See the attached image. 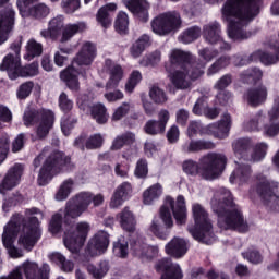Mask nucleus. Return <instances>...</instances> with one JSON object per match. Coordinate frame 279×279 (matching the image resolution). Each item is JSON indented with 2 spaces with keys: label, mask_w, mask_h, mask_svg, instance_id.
Here are the masks:
<instances>
[{
  "label": "nucleus",
  "mask_w": 279,
  "mask_h": 279,
  "mask_svg": "<svg viewBox=\"0 0 279 279\" xmlns=\"http://www.w3.org/2000/svg\"><path fill=\"white\" fill-rule=\"evenodd\" d=\"M171 210L179 226L186 223V201L184 196L179 195L177 202L171 196H167L159 210V216H155L148 226V232L161 241L169 239L171 228H173Z\"/></svg>",
  "instance_id": "obj_1"
},
{
  "label": "nucleus",
  "mask_w": 279,
  "mask_h": 279,
  "mask_svg": "<svg viewBox=\"0 0 279 279\" xmlns=\"http://www.w3.org/2000/svg\"><path fill=\"white\" fill-rule=\"evenodd\" d=\"M211 210L218 216V226L221 230L243 232L245 228L243 210H241L239 205L234 204L232 194L226 187L219 189L214 194Z\"/></svg>",
  "instance_id": "obj_2"
},
{
  "label": "nucleus",
  "mask_w": 279,
  "mask_h": 279,
  "mask_svg": "<svg viewBox=\"0 0 279 279\" xmlns=\"http://www.w3.org/2000/svg\"><path fill=\"white\" fill-rule=\"evenodd\" d=\"M199 162L202 166L201 170L197 161H184L182 165L184 173L193 178L199 174L204 180H217V178L223 173L226 165H228V158L221 153H209L203 156Z\"/></svg>",
  "instance_id": "obj_3"
},
{
  "label": "nucleus",
  "mask_w": 279,
  "mask_h": 279,
  "mask_svg": "<svg viewBox=\"0 0 279 279\" xmlns=\"http://www.w3.org/2000/svg\"><path fill=\"white\" fill-rule=\"evenodd\" d=\"M221 19L227 23V32L231 40H243L245 33V0H226L221 8Z\"/></svg>",
  "instance_id": "obj_4"
},
{
  "label": "nucleus",
  "mask_w": 279,
  "mask_h": 279,
  "mask_svg": "<svg viewBox=\"0 0 279 279\" xmlns=\"http://www.w3.org/2000/svg\"><path fill=\"white\" fill-rule=\"evenodd\" d=\"M96 57L97 48L95 45L88 41L83 44L76 58L73 59L72 64L60 74L62 82H65L70 90H80V81L77 80L80 70H77L76 66H90Z\"/></svg>",
  "instance_id": "obj_5"
},
{
  "label": "nucleus",
  "mask_w": 279,
  "mask_h": 279,
  "mask_svg": "<svg viewBox=\"0 0 279 279\" xmlns=\"http://www.w3.org/2000/svg\"><path fill=\"white\" fill-rule=\"evenodd\" d=\"M192 213L195 226L190 228L189 231L193 239L206 245H213L215 243V234L213 233V222L208 218V213L198 203L192 205Z\"/></svg>",
  "instance_id": "obj_6"
},
{
  "label": "nucleus",
  "mask_w": 279,
  "mask_h": 279,
  "mask_svg": "<svg viewBox=\"0 0 279 279\" xmlns=\"http://www.w3.org/2000/svg\"><path fill=\"white\" fill-rule=\"evenodd\" d=\"M69 159H62V153L54 151L49 154L47 149H44L34 160V167H40L37 182L39 186H45L51 182L53 175H56V167L66 165Z\"/></svg>",
  "instance_id": "obj_7"
},
{
  "label": "nucleus",
  "mask_w": 279,
  "mask_h": 279,
  "mask_svg": "<svg viewBox=\"0 0 279 279\" xmlns=\"http://www.w3.org/2000/svg\"><path fill=\"white\" fill-rule=\"evenodd\" d=\"M34 215L43 217V213H40L38 208L33 207L31 209H26L25 216L26 219H29V222L23 226L22 233L17 240L20 247H23L27 252H32V250H34V246L38 243L41 236L40 223L38 222V218Z\"/></svg>",
  "instance_id": "obj_8"
},
{
  "label": "nucleus",
  "mask_w": 279,
  "mask_h": 279,
  "mask_svg": "<svg viewBox=\"0 0 279 279\" xmlns=\"http://www.w3.org/2000/svg\"><path fill=\"white\" fill-rule=\"evenodd\" d=\"M56 121V116L53 111L49 109H39L37 111H25L24 113V125L29 128V125H36L37 138H45L49 134L53 123Z\"/></svg>",
  "instance_id": "obj_9"
},
{
  "label": "nucleus",
  "mask_w": 279,
  "mask_h": 279,
  "mask_svg": "<svg viewBox=\"0 0 279 279\" xmlns=\"http://www.w3.org/2000/svg\"><path fill=\"white\" fill-rule=\"evenodd\" d=\"M181 27L182 16L177 11L161 13L151 21V29L157 36H167L179 32Z\"/></svg>",
  "instance_id": "obj_10"
},
{
  "label": "nucleus",
  "mask_w": 279,
  "mask_h": 279,
  "mask_svg": "<svg viewBox=\"0 0 279 279\" xmlns=\"http://www.w3.org/2000/svg\"><path fill=\"white\" fill-rule=\"evenodd\" d=\"M23 220V216L16 214L3 229L2 243L11 258H23V251L14 246V240L16 239V234H19L21 221Z\"/></svg>",
  "instance_id": "obj_11"
},
{
  "label": "nucleus",
  "mask_w": 279,
  "mask_h": 279,
  "mask_svg": "<svg viewBox=\"0 0 279 279\" xmlns=\"http://www.w3.org/2000/svg\"><path fill=\"white\" fill-rule=\"evenodd\" d=\"M89 232L90 223L86 221L76 223L75 230H66L63 236V242L66 250H69V252L72 254H77V252L84 247V243H86Z\"/></svg>",
  "instance_id": "obj_12"
},
{
  "label": "nucleus",
  "mask_w": 279,
  "mask_h": 279,
  "mask_svg": "<svg viewBox=\"0 0 279 279\" xmlns=\"http://www.w3.org/2000/svg\"><path fill=\"white\" fill-rule=\"evenodd\" d=\"M84 215V211L80 208V206L75 203V201H70L65 204V208L62 214H54L49 223V230L52 234H58L60 229L62 228V220L63 223L71 226L75 219H80Z\"/></svg>",
  "instance_id": "obj_13"
},
{
  "label": "nucleus",
  "mask_w": 279,
  "mask_h": 279,
  "mask_svg": "<svg viewBox=\"0 0 279 279\" xmlns=\"http://www.w3.org/2000/svg\"><path fill=\"white\" fill-rule=\"evenodd\" d=\"M16 11L10 0H0V45L8 41L10 34L14 32Z\"/></svg>",
  "instance_id": "obj_14"
},
{
  "label": "nucleus",
  "mask_w": 279,
  "mask_h": 279,
  "mask_svg": "<svg viewBox=\"0 0 279 279\" xmlns=\"http://www.w3.org/2000/svg\"><path fill=\"white\" fill-rule=\"evenodd\" d=\"M165 69L168 74V78L170 80L171 84L175 88H180L181 90H186V88H191V80L193 78V71L197 73L195 65L192 66H179V68H171V64H166Z\"/></svg>",
  "instance_id": "obj_15"
},
{
  "label": "nucleus",
  "mask_w": 279,
  "mask_h": 279,
  "mask_svg": "<svg viewBox=\"0 0 279 279\" xmlns=\"http://www.w3.org/2000/svg\"><path fill=\"white\" fill-rule=\"evenodd\" d=\"M21 47H23V41L21 40L11 44L10 49L13 53H8L0 64V71H7L10 80H19L21 71Z\"/></svg>",
  "instance_id": "obj_16"
},
{
  "label": "nucleus",
  "mask_w": 279,
  "mask_h": 279,
  "mask_svg": "<svg viewBox=\"0 0 279 279\" xmlns=\"http://www.w3.org/2000/svg\"><path fill=\"white\" fill-rule=\"evenodd\" d=\"M257 194L259 195V199L271 213L279 211V183H263L257 186Z\"/></svg>",
  "instance_id": "obj_17"
},
{
  "label": "nucleus",
  "mask_w": 279,
  "mask_h": 279,
  "mask_svg": "<svg viewBox=\"0 0 279 279\" xmlns=\"http://www.w3.org/2000/svg\"><path fill=\"white\" fill-rule=\"evenodd\" d=\"M40 0H17L16 7L20 11L21 16L23 19H27V16H33L34 19H45L49 16L51 9L47 7L45 3H38Z\"/></svg>",
  "instance_id": "obj_18"
},
{
  "label": "nucleus",
  "mask_w": 279,
  "mask_h": 279,
  "mask_svg": "<svg viewBox=\"0 0 279 279\" xmlns=\"http://www.w3.org/2000/svg\"><path fill=\"white\" fill-rule=\"evenodd\" d=\"M102 72L108 73L109 75V78L105 85L106 90L118 88L123 77H125V70H123V66H121V64L114 63V61L110 59H106L102 66Z\"/></svg>",
  "instance_id": "obj_19"
},
{
  "label": "nucleus",
  "mask_w": 279,
  "mask_h": 279,
  "mask_svg": "<svg viewBox=\"0 0 279 279\" xmlns=\"http://www.w3.org/2000/svg\"><path fill=\"white\" fill-rule=\"evenodd\" d=\"M20 271L24 274L26 279H49V274H51V268L49 264H43L33 260H25L20 266Z\"/></svg>",
  "instance_id": "obj_20"
},
{
  "label": "nucleus",
  "mask_w": 279,
  "mask_h": 279,
  "mask_svg": "<svg viewBox=\"0 0 279 279\" xmlns=\"http://www.w3.org/2000/svg\"><path fill=\"white\" fill-rule=\"evenodd\" d=\"M110 245V235L108 232L98 231L88 242L86 254L87 256H101Z\"/></svg>",
  "instance_id": "obj_21"
},
{
  "label": "nucleus",
  "mask_w": 279,
  "mask_h": 279,
  "mask_svg": "<svg viewBox=\"0 0 279 279\" xmlns=\"http://www.w3.org/2000/svg\"><path fill=\"white\" fill-rule=\"evenodd\" d=\"M23 175V165L16 163L9 169L5 177L0 183V193L5 195L8 191H12L21 183V177Z\"/></svg>",
  "instance_id": "obj_22"
},
{
  "label": "nucleus",
  "mask_w": 279,
  "mask_h": 279,
  "mask_svg": "<svg viewBox=\"0 0 279 279\" xmlns=\"http://www.w3.org/2000/svg\"><path fill=\"white\" fill-rule=\"evenodd\" d=\"M131 252L133 256L141 258V260H151L158 256V247L149 246L142 239L133 240L131 242Z\"/></svg>",
  "instance_id": "obj_23"
},
{
  "label": "nucleus",
  "mask_w": 279,
  "mask_h": 279,
  "mask_svg": "<svg viewBox=\"0 0 279 279\" xmlns=\"http://www.w3.org/2000/svg\"><path fill=\"white\" fill-rule=\"evenodd\" d=\"M156 271H165L161 279H182L184 274L180 264L171 262V259H161L155 266Z\"/></svg>",
  "instance_id": "obj_24"
},
{
  "label": "nucleus",
  "mask_w": 279,
  "mask_h": 279,
  "mask_svg": "<svg viewBox=\"0 0 279 279\" xmlns=\"http://www.w3.org/2000/svg\"><path fill=\"white\" fill-rule=\"evenodd\" d=\"M133 189L130 182H123L114 190L109 206L110 208H121V205L132 197Z\"/></svg>",
  "instance_id": "obj_25"
},
{
  "label": "nucleus",
  "mask_w": 279,
  "mask_h": 279,
  "mask_svg": "<svg viewBox=\"0 0 279 279\" xmlns=\"http://www.w3.org/2000/svg\"><path fill=\"white\" fill-rule=\"evenodd\" d=\"M232 128V118L226 113L218 123H213L207 126V132L213 134L215 138H228Z\"/></svg>",
  "instance_id": "obj_26"
},
{
  "label": "nucleus",
  "mask_w": 279,
  "mask_h": 279,
  "mask_svg": "<svg viewBox=\"0 0 279 279\" xmlns=\"http://www.w3.org/2000/svg\"><path fill=\"white\" fill-rule=\"evenodd\" d=\"M64 29L63 15H57L48 22V28L40 32V36L46 39L58 40Z\"/></svg>",
  "instance_id": "obj_27"
},
{
  "label": "nucleus",
  "mask_w": 279,
  "mask_h": 279,
  "mask_svg": "<svg viewBox=\"0 0 279 279\" xmlns=\"http://www.w3.org/2000/svg\"><path fill=\"white\" fill-rule=\"evenodd\" d=\"M192 58V53L184 52L180 49H172L169 53V63L166 64H170V69L195 66V64L191 63Z\"/></svg>",
  "instance_id": "obj_28"
},
{
  "label": "nucleus",
  "mask_w": 279,
  "mask_h": 279,
  "mask_svg": "<svg viewBox=\"0 0 279 279\" xmlns=\"http://www.w3.org/2000/svg\"><path fill=\"white\" fill-rule=\"evenodd\" d=\"M199 58L203 59V62L201 63H192L195 66V71L192 72V78L198 80V77H202L204 75V69H206V64L210 61H213L214 58H217L219 56V52L215 49H208L204 48L198 50Z\"/></svg>",
  "instance_id": "obj_29"
},
{
  "label": "nucleus",
  "mask_w": 279,
  "mask_h": 279,
  "mask_svg": "<svg viewBox=\"0 0 279 279\" xmlns=\"http://www.w3.org/2000/svg\"><path fill=\"white\" fill-rule=\"evenodd\" d=\"M124 5L142 21L149 19V2L147 0H125Z\"/></svg>",
  "instance_id": "obj_30"
},
{
  "label": "nucleus",
  "mask_w": 279,
  "mask_h": 279,
  "mask_svg": "<svg viewBox=\"0 0 279 279\" xmlns=\"http://www.w3.org/2000/svg\"><path fill=\"white\" fill-rule=\"evenodd\" d=\"M274 49L276 51V54H269L264 51H256L253 52L248 57V62H262V64H265V66H271V64H277L279 62V40L274 45Z\"/></svg>",
  "instance_id": "obj_31"
},
{
  "label": "nucleus",
  "mask_w": 279,
  "mask_h": 279,
  "mask_svg": "<svg viewBox=\"0 0 279 279\" xmlns=\"http://www.w3.org/2000/svg\"><path fill=\"white\" fill-rule=\"evenodd\" d=\"M189 252V242L182 238L174 236L167 245L166 253L173 258H182Z\"/></svg>",
  "instance_id": "obj_32"
},
{
  "label": "nucleus",
  "mask_w": 279,
  "mask_h": 279,
  "mask_svg": "<svg viewBox=\"0 0 279 279\" xmlns=\"http://www.w3.org/2000/svg\"><path fill=\"white\" fill-rule=\"evenodd\" d=\"M203 38L209 45L221 43V24L217 21L209 22L203 27Z\"/></svg>",
  "instance_id": "obj_33"
},
{
  "label": "nucleus",
  "mask_w": 279,
  "mask_h": 279,
  "mask_svg": "<svg viewBox=\"0 0 279 279\" xmlns=\"http://www.w3.org/2000/svg\"><path fill=\"white\" fill-rule=\"evenodd\" d=\"M267 101V87L263 84H258L247 92V102L250 106H260Z\"/></svg>",
  "instance_id": "obj_34"
},
{
  "label": "nucleus",
  "mask_w": 279,
  "mask_h": 279,
  "mask_svg": "<svg viewBox=\"0 0 279 279\" xmlns=\"http://www.w3.org/2000/svg\"><path fill=\"white\" fill-rule=\"evenodd\" d=\"M118 221L126 232H134L136 230V217L129 207H124L121 213L118 214Z\"/></svg>",
  "instance_id": "obj_35"
},
{
  "label": "nucleus",
  "mask_w": 279,
  "mask_h": 279,
  "mask_svg": "<svg viewBox=\"0 0 279 279\" xmlns=\"http://www.w3.org/2000/svg\"><path fill=\"white\" fill-rule=\"evenodd\" d=\"M163 189L162 184L155 183L146 189L143 193V202L146 206H151L155 202H158L162 197Z\"/></svg>",
  "instance_id": "obj_36"
},
{
  "label": "nucleus",
  "mask_w": 279,
  "mask_h": 279,
  "mask_svg": "<svg viewBox=\"0 0 279 279\" xmlns=\"http://www.w3.org/2000/svg\"><path fill=\"white\" fill-rule=\"evenodd\" d=\"M204 149H215V143L205 140L191 141L183 145L185 154H195Z\"/></svg>",
  "instance_id": "obj_37"
},
{
  "label": "nucleus",
  "mask_w": 279,
  "mask_h": 279,
  "mask_svg": "<svg viewBox=\"0 0 279 279\" xmlns=\"http://www.w3.org/2000/svg\"><path fill=\"white\" fill-rule=\"evenodd\" d=\"M84 29H86V24L84 22L66 24L61 31L60 43H69L75 34H80V32H84Z\"/></svg>",
  "instance_id": "obj_38"
},
{
  "label": "nucleus",
  "mask_w": 279,
  "mask_h": 279,
  "mask_svg": "<svg viewBox=\"0 0 279 279\" xmlns=\"http://www.w3.org/2000/svg\"><path fill=\"white\" fill-rule=\"evenodd\" d=\"M150 46L151 37H149V35L147 34H144L140 36L136 39V41L132 45L130 53L133 58H141V56H143V51H145V49Z\"/></svg>",
  "instance_id": "obj_39"
},
{
  "label": "nucleus",
  "mask_w": 279,
  "mask_h": 279,
  "mask_svg": "<svg viewBox=\"0 0 279 279\" xmlns=\"http://www.w3.org/2000/svg\"><path fill=\"white\" fill-rule=\"evenodd\" d=\"M114 10H117L116 3L106 4L98 10L96 19L97 22L100 23L101 27H104L105 29H108V27L112 25V19H110L108 12H114Z\"/></svg>",
  "instance_id": "obj_40"
},
{
  "label": "nucleus",
  "mask_w": 279,
  "mask_h": 279,
  "mask_svg": "<svg viewBox=\"0 0 279 279\" xmlns=\"http://www.w3.org/2000/svg\"><path fill=\"white\" fill-rule=\"evenodd\" d=\"M199 36H202V28L199 26H191L179 35L178 40L183 45H190V43H195Z\"/></svg>",
  "instance_id": "obj_41"
},
{
  "label": "nucleus",
  "mask_w": 279,
  "mask_h": 279,
  "mask_svg": "<svg viewBox=\"0 0 279 279\" xmlns=\"http://www.w3.org/2000/svg\"><path fill=\"white\" fill-rule=\"evenodd\" d=\"M263 0H245V21L250 23L260 13Z\"/></svg>",
  "instance_id": "obj_42"
},
{
  "label": "nucleus",
  "mask_w": 279,
  "mask_h": 279,
  "mask_svg": "<svg viewBox=\"0 0 279 279\" xmlns=\"http://www.w3.org/2000/svg\"><path fill=\"white\" fill-rule=\"evenodd\" d=\"M74 189L75 181H73L72 179H66L65 181H63L54 196L57 202H64V199H68L69 195L73 193Z\"/></svg>",
  "instance_id": "obj_43"
},
{
  "label": "nucleus",
  "mask_w": 279,
  "mask_h": 279,
  "mask_svg": "<svg viewBox=\"0 0 279 279\" xmlns=\"http://www.w3.org/2000/svg\"><path fill=\"white\" fill-rule=\"evenodd\" d=\"M71 199L78 206V208L83 213H86V210H88V206H90V204H93V193L81 192V193L76 194L74 197H72Z\"/></svg>",
  "instance_id": "obj_44"
},
{
  "label": "nucleus",
  "mask_w": 279,
  "mask_h": 279,
  "mask_svg": "<svg viewBox=\"0 0 279 279\" xmlns=\"http://www.w3.org/2000/svg\"><path fill=\"white\" fill-rule=\"evenodd\" d=\"M136 141V135L134 133L128 132L122 135L117 136L113 140V143L111 145V149L113 151H117L119 149H122L123 145H132Z\"/></svg>",
  "instance_id": "obj_45"
},
{
  "label": "nucleus",
  "mask_w": 279,
  "mask_h": 279,
  "mask_svg": "<svg viewBox=\"0 0 279 279\" xmlns=\"http://www.w3.org/2000/svg\"><path fill=\"white\" fill-rule=\"evenodd\" d=\"M26 54L25 60H32L38 56H43V44L36 41V39H29L26 44Z\"/></svg>",
  "instance_id": "obj_46"
},
{
  "label": "nucleus",
  "mask_w": 279,
  "mask_h": 279,
  "mask_svg": "<svg viewBox=\"0 0 279 279\" xmlns=\"http://www.w3.org/2000/svg\"><path fill=\"white\" fill-rule=\"evenodd\" d=\"M109 269L110 268L108 266V262H106V260L100 262L98 267L93 264H89L87 266L88 274H90V276H93V278H96V279L104 278V276H106V274H108Z\"/></svg>",
  "instance_id": "obj_47"
},
{
  "label": "nucleus",
  "mask_w": 279,
  "mask_h": 279,
  "mask_svg": "<svg viewBox=\"0 0 279 279\" xmlns=\"http://www.w3.org/2000/svg\"><path fill=\"white\" fill-rule=\"evenodd\" d=\"M142 80H143V74H141L138 70L133 71L125 83V86H124L125 93H128L129 95H132V93H134V88H136V86L141 84Z\"/></svg>",
  "instance_id": "obj_48"
},
{
  "label": "nucleus",
  "mask_w": 279,
  "mask_h": 279,
  "mask_svg": "<svg viewBox=\"0 0 279 279\" xmlns=\"http://www.w3.org/2000/svg\"><path fill=\"white\" fill-rule=\"evenodd\" d=\"M90 113L93 119L97 121V123H106L108 121V113L106 112V106L102 104H96L90 107Z\"/></svg>",
  "instance_id": "obj_49"
},
{
  "label": "nucleus",
  "mask_w": 279,
  "mask_h": 279,
  "mask_svg": "<svg viewBox=\"0 0 279 279\" xmlns=\"http://www.w3.org/2000/svg\"><path fill=\"white\" fill-rule=\"evenodd\" d=\"M130 25V17H128V13L120 11L116 19L114 27L119 34H125L128 32V27Z\"/></svg>",
  "instance_id": "obj_50"
},
{
  "label": "nucleus",
  "mask_w": 279,
  "mask_h": 279,
  "mask_svg": "<svg viewBox=\"0 0 279 279\" xmlns=\"http://www.w3.org/2000/svg\"><path fill=\"white\" fill-rule=\"evenodd\" d=\"M230 65V57H220L216 62H214L207 70V75H215Z\"/></svg>",
  "instance_id": "obj_51"
},
{
  "label": "nucleus",
  "mask_w": 279,
  "mask_h": 279,
  "mask_svg": "<svg viewBox=\"0 0 279 279\" xmlns=\"http://www.w3.org/2000/svg\"><path fill=\"white\" fill-rule=\"evenodd\" d=\"M165 130V125L160 124L156 120H148L144 126V132H146V134H149L150 136L163 134Z\"/></svg>",
  "instance_id": "obj_52"
},
{
  "label": "nucleus",
  "mask_w": 279,
  "mask_h": 279,
  "mask_svg": "<svg viewBox=\"0 0 279 279\" xmlns=\"http://www.w3.org/2000/svg\"><path fill=\"white\" fill-rule=\"evenodd\" d=\"M38 73V62H33L24 68L20 66L19 77H36Z\"/></svg>",
  "instance_id": "obj_53"
},
{
  "label": "nucleus",
  "mask_w": 279,
  "mask_h": 279,
  "mask_svg": "<svg viewBox=\"0 0 279 279\" xmlns=\"http://www.w3.org/2000/svg\"><path fill=\"white\" fill-rule=\"evenodd\" d=\"M10 151V136L8 134L0 135V165L8 158Z\"/></svg>",
  "instance_id": "obj_54"
},
{
  "label": "nucleus",
  "mask_w": 279,
  "mask_h": 279,
  "mask_svg": "<svg viewBox=\"0 0 279 279\" xmlns=\"http://www.w3.org/2000/svg\"><path fill=\"white\" fill-rule=\"evenodd\" d=\"M263 80V71L258 68L248 69L246 73V82L247 84H254L258 86V82Z\"/></svg>",
  "instance_id": "obj_55"
},
{
  "label": "nucleus",
  "mask_w": 279,
  "mask_h": 279,
  "mask_svg": "<svg viewBox=\"0 0 279 279\" xmlns=\"http://www.w3.org/2000/svg\"><path fill=\"white\" fill-rule=\"evenodd\" d=\"M149 97L155 101V104H165L167 101V95L165 90L160 89L158 86H153L149 90Z\"/></svg>",
  "instance_id": "obj_56"
},
{
  "label": "nucleus",
  "mask_w": 279,
  "mask_h": 279,
  "mask_svg": "<svg viewBox=\"0 0 279 279\" xmlns=\"http://www.w3.org/2000/svg\"><path fill=\"white\" fill-rule=\"evenodd\" d=\"M267 154V144L262 143L258 144L253 154L251 155V162H259V160H263L265 158V155Z\"/></svg>",
  "instance_id": "obj_57"
},
{
  "label": "nucleus",
  "mask_w": 279,
  "mask_h": 279,
  "mask_svg": "<svg viewBox=\"0 0 279 279\" xmlns=\"http://www.w3.org/2000/svg\"><path fill=\"white\" fill-rule=\"evenodd\" d=\"M32 90H34V82L23 83L16 92L17 99H27V97L32 95Z\"/></svg>",
  "instance_id": "obj_58"
},
{
  "label": "nucleus",
  "mask_w": 279,
  "mask_h": 279,
  "mask_svg": "<svg viewBox=\"0 0 279 279\" xmlns=\"http://www.w3.org/2000/svg\"><path fill=\"white\" fill-rule=\"evenodd\" d=\"M69 54H71V49L60 48L54 53V63L57 64V66H64V63L69 60Z\"/></svg>",
  "instance_id": "obj_59"
},
{
  "label": "nucleus",
  "mask_w": 279,
  "mask_h": 279,
  "mask_svg": "<svg viewBox=\"0 0 279 279\" xmlns=\"http://www.w3.org/2000/svg\"><path fill=\"white\" fill-rule=\"evenodd\" d=\"M61 8L65 14H73L81 8V2L80 0H63L61 2Z\"/></svg>",
  "instance_id": "obj_60"
},
{
  "label": "nucleus",
  "mask_w": 279,
  "mask_h": 279,
  "mask_svg": "<svg viewBox=\"0 0 279 279\" xmlns=\"http://www.w3.org/2000/svg\"><path fill=\"white\" fill-rule=\"evenodd\" d=\"M113 253L120 258L128 256V242L125 240H118L113 243Z\"/></svg>",
  "instance_id": "obj_61"
},
{
  "label": "nucleus",
  "mask_w": 279,
  "mask_h": 279,
  "mask_svg": "<svg viewBox=\"0 0 279 279\" xmlns=\"http://www.w3.org/2000/svg\"><path fill=\"white\" fill-rule=\"evenodd\" d=\"M104 145V137L101 134L92 135L85 143L87 149H98Z\"/></svg>",
  "instance_id": "obj_62"
},
{
  "label": "nucleus",
  "mask_w": 279,
  "mask_h": 279,
  "mask_svg": "<svg viewBox=\"0 0 279 279\" xmlns=\"http://www.w3.org/2000/svg\"><path fill=\"white\" fill-rule=\"evenodd\" d=\"M197 134H204V125H202V122L198 121L190 122L187 128L189 138H194V136H197Z\"/></svg>",
  "instance_id": "obj_63"
},
{
  "label": "nucleus",
  "mask_w": 279,
  "mask_h": 279,
  "mask_svg": "<svg viewBox=\"0 0 279 279\" xmlns=\"http://www.w3.org/2000/svg\"><path fill=\"white\" fill-rule=\"evenodd\" d=\"M132 108V105H130V102H123L122 106H119L113 114H112V120L113 121H120V119H123V117H125V114H128V112H130Z\"/></svg>",
  "instance_id": "obj_64"
}]
</instances>
